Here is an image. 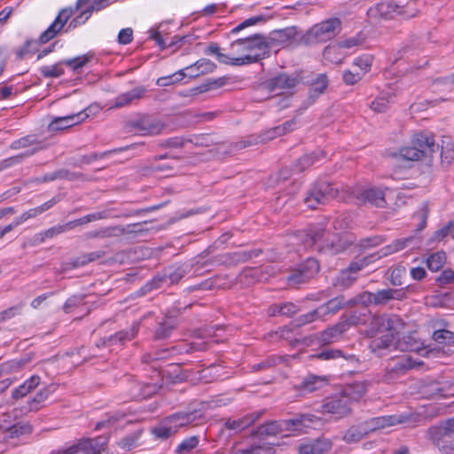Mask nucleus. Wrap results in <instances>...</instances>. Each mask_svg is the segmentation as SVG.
<instances>
[{
	"instance_id": "1",
	"label": "nucleus",
	"mask_w": 454,
	"mask_h": 454,
	"mask_svg": "<svg viewBox=\"0 0 454 454\" xmlns=\"http://www.w3.org/2000/svg\"><path fill=\"white\" fill-rule=\"evenodd\" d=\"M404 328L403 321L396 315L373 316L370 318L367 334L371 337L378 333H384L374 338L370 342L372 352L378 356H384L393 345L395 349L403 352L419 353L425 350L424 344L413 335H405L399 338Z\"/></svg>"
},
{
	"instance_id": "2",
	"label": "nucleus",
	"mask_w": 454,
	"mask_h": 454,
	"mask_svg": "<svg viewBox=\"0 0 454 454\" xmlns=\"http://www.w3.org/2000/svg\"><path fill=\"white\" fill-rule=\"evenodd\" d=\"M270 43L261 35L238 39L230 45L231 65L246 66L255 63L270 55Z\"/></svg>"
},
{
	"instance_id": "3",
	"label": "nucleus",
	"mask_w": 454,
	"mask_h": 454,
	"mask_svg": "<svg viewBox=\"0 0 454 454\" xmlns=\"http://www.w3.org/2000/svg\"><path fill=\"white\" fill-rule=\"evenodd\" d=\"M320 424V419L317 417L305 414L279 422H268L259 427L257 433L260 435H276L278 433L284 432H302L305 428H315Z\"/></svg>"
},
{
	"instance_id": "4",
	"label": "nucleus",
	"mask_w": 454,
	"mask_h": 454,
	"mask_svg": "<svg viewBox=\"0 0 454 454\" xmlns=\"http://www.w3.org/2000/svg\"><path fill=\"white\" fill-rule=\"evenodd\" d=\"M200 418L201 414L197 411L191 412H178L160 421L152 429V433L157 438L168 439L176 434L180 428L192 424H196L197 420Z\"/></svg>"
},
{
	"instance_id": "5",
	"label": "nucleus",
	"mask_w": 454,
	"mask_h": 454,
	"mask_svg": "<svg viewBox=\"0 0 454 454\" xmlns=\"http://www.w3.org/2000/svg\"><path fill=\"white\" fill-rule=\"evenodd\" d=\"M215 67V64L211 60L207 59H201L184 69L176 72L172 75L159 78L157 80V84L160 86H168L180 82L184 77L195 78L202 74L212 73Z\"/></svg>"
},
{
	"instance_id": "6",
	"label": "nucleus",
	"mask_w": 454,
	"mask_h": 454,
	"mask_svg": "<svg viewBox=\"0 0 454 454\" xmlns=\"http://www.w3.org/2000/svg\"><path fill=\"white\" fill-rule=\"evenodd\" d=\"M402 3V0H384L370 8L369 13L373 17L384 19H392L397 15H403L405 18L414 17L416 15L414 8L410 4L404 6Z\"/></svg>"
},
{
	"instance_id": "7",
	"label": "nucleus",
	"mask_w": 454,
	"mask_h": 454,
	"mask_svg": "<svg viewBox=\"0 0 454 454\" xmlns=\"http://www.w3.org/2000/svg\"><path fill=\"white\" fill-rule=\"evenodd\" d=\"M106 439L105 437L84 439L77 444L53 451L51 454H76L78 452H82L83 454H108L106 451Z\"/></svg>"
},
{
	"instance_id": "8",
	"label": "nucleus",
	"mask_w": 454,
	"mask_h": 454,
	"mask_svg": "<svg viewBox=\"0 0 454 454\" xmlns=\"http://www.w3.org/2000/svg\"><path fill=\"white\" fill-rule=\"evenodd\" d=\"M90 1L78 0L76 2L75 10L79 11L80 14L71 20L68 29L84 24L94 11H100L109 4L115 3V0H93L92 4H89Z\"/></svg>"
},
{
	"instance_id": "9",
	"label": "nucleus",
	"mask_w": 454,
	"mask_h": 454,
	"mask_svg": "<svg viewBox=\"0 0 454 454\" xmlns=\"http://www.w3.org/2000/svg\"><path fill=\"white\" fill-rule=\"evenodd\" d=\"M340 30V20L332 18L313 26L308 32V38L315 42H326L333 39Z\"/></svg>"
},
{
	"instance_id": "10",
	"label": "nucleus",
	"mask_w": 454,
	"mask_h": 454,
	"mask_svg": "<svg viewBox=\"0 0 454 454\" xmlns=\"http://www.w3.org/2000/svg\"><path fill=\"white\" fill-rule=\"evenodd\" d=\"M357 316L352 315L349 317L339 322L335 325L329 327L319 334L318 340L322 344H330L337 341L341 334L348 331L351 325L364 324Z\"/></svg>"
},
{
	"instance_id": "11",
	"label": "nucleus",
	"mask_w": 454,
	"mask_h": 454,
	"mask_svg": "<svg viewBox=\"0 0 454 454\" xmlns=\"http://www.w3.org/2000/svg\"><path fill=\"white\" fill-rule=\"evenodd\" d=\"M355 203L370 204L374 207H383L386 205V192L381 187H366L353 192Z\"/></svg>"
},
{
	"instance_id": "12",
	"label": "nucleus",
	"mask_w": 454,
	"mask_h": 454,
	"mask_svg": "<svg viewBox=\"0 0 454 454\" xmlns=\"http://www.w3.org/2000/svg\"><path fill=\"white\" fill-rule=\"evenodd\" d=\"M336 195V191L327 183L316 184L304 199V203L309 208H317L318 205L325 204Z\"/></svg>"
},
{
	"instance_id": "13",
	"label": "nucleus",
	"mask_w": 454,
	"mask_h": 454,
	"mask_svg": "<svg viewBox=\"0 0 454 454\" xmlns=\"http://www.w3.org/2000/svg\"><path fill=\"white\" fill-rule=\"evenodd\" d=\"M130 125L141 136H156L165 129L161 121L150 116H142L137 120L131 121Z\"/></svg>"
},
{
	"instance_id": "14",
	"label": "nucleus",
	"mask_w": 454,
	"mask_h": 454,
	"mask_svg": "<svg viewBox=\"0 0 454 454\" xmlns=\"http://www.w3.org/2000/svg\"><path fill=\"white\" fill-rule=\"evenodd\" d=\"M408 420L406 415H388L375 417L367 421L363 422L367 434L376 430L384 429L388 427L405 423Z\"/></svg>"
},
{
	"instance_id": "15",
	"label": "nucleus",
	"mask_w": 454,
	"mask_h": 454,
	"mask_svg": "<svg viewBox=\"0 0 454 454\" xmlns=\"http://www.w3.org/2000/svg\"><path fill=\"white\" fill-rule=\"evenodd\" d=\"M74 13L73 8L62 9L55 20L50 27L40 35V42L45 43L56 36V35L64 27L65 24Z\"/></svg>"
},
{
	"instance_id": "16",
	"label": "nucleus",
	"mask_w": 454,
	"mask_h": 454,
	"mask_svg": "<svg viewBox=\"0 0 454 454\" xmlns=\"http://www.w3.org/2000/svg\"><path fill=\"white\" fill-rule=\"evenodd\" d=\"M88 117L89 114L85 111L67 116L56 117L50 122L49 129L51 131L63 130L82 122Z\"/></svg>"
},
{
	"instance_id": "17",
	"label": "nucleus",
	"mask_w": 454,
	"mask_h": 454,
	"mask_svg": "<svg viewBox=\"0 0 454 454\" xmlns=\"http://www.w3.org/2000/svg\"><path fill=\"white\" fill-rule=\"evenodd\" d=\"M323 412L331 413L337 417H342L348 415L351 409L349 403L342 395L332 397L323 404Z\"/></svg>"
},
{
	"instance_id": "18",
	"label": "nucleus",
	"mask_w": 454,
	"mask_h": 454,
	"mask_svg": "<svg viewBox=\"0 0 454 454\" xmlns=\"http://www.w3.org/2000/svg\"><path fill=\"white\" fill-rule=\"evenodd\" d=\"M332 449V442L325 438L308 441L299 446V454H325Z\"/></svg>"
},
{
	"instance_id": "19",
	"label": "nucleus",
	"mask_w": 454,
	"mask_h": 454,
	"mask_svg": "<svg viewBox=\"0 0 454 454\" xmlns=\"http://www.w3.org/2000/svg\"><path fill=\"white\" fill-rule=\"evenodd\" d=\"M145 92L144 87H137L128 92H124L116 97L113 104L109 106L112 108H121L129 106L133 101L141 98Z\"/></svg>"
},
{
	"instance_id": "20",
	"label": "nucleus",
	"mask_w": 454,
	"mask_h": 454,
	"mask_svg": "<svg viewBox=\"0 0 454 454\" xmlns=\"http://www.w3.org/2000/svg\"><path fill=\"white\" fill-rule=\"evenodd\" d=\"M422 363L412 359L411 356H402L391 360L388 364L389 373H403L409 369L419 366Z\"/></svg>"
},
{
	"instance_id": "21",
	"label": "nucleus",
	"mask_w": 454,
	"mask_h": 454,
	"mask_svg": "<svg viewBox=\"0 0 454 454\" xmlns=\"http://www.w3.org/2000/svg\"><path fill=\"white\" fill-rule=\"evenodd\" d=\"M395 93L392 89L388 88L386 90H382L377 97L371 102L370 107L376 113L385 112L389 105L393 102Z\"/></svg>"
},
{
	"instance_id": "22",
	"label": "nucleus",
	"mask_w": 454,
	"mask_h": 454,
	"mask_svg": "<svg viewBox=\"0 0 454 454\" xmlns=\"http://www.w3.org/2000/svg\"><path fill=\"white\" fill-rule=\"evenodd\" d=\"M328 383V378L325 376L308 375L304 377L299 389L302 393H311L318 390Z\"/></svg>"
},
{
	"instance_id": "23",
	"label": "nucleus",
	"mask_w": 454,
	"mask_h": 454,
	"mask_svg": "<svg viewBox=\"0 0 454 454\" xmlns=\"http://www.w3.org/2000/svg\"><path fill=\"white\" fill-rule=\"evenodd\" d=\"M367 385L364 381H357L352 384L347 385L341 394L346 400L350 403L352 402L358 401L366 392Z\"/></svg>"
},
{
	"instance_id": "24",
	"label": "nucleus",
	"mask_w": 454,
	"mask_h": 454,
	"mask_svg": "<svg viewBox=\"0 0 454 454\" xmlns=\"http://www.w3.org/2000/svg\"><path fill=\"white\" fill-rule=\"evenodd\" d=\"M298 84L296 77L289 76L285 74H279L270 80L269 87L270 91H277L278 90H291Z\"/></svg>"
},
{
	"instance_id": "25",
	"label": "nucleus",
	"mask_w": 454,
	"mask_h": 454,
	"mask_svg": "<svg viewBox=\"0 0 454 454\" xmlns=\"http://www.w3.org/2000/svg\"><path fill=\"white\" fill-rule=\"evenodd\" d=\"M412 145L417 146V148L423 149L424 155L427 152H434L436 147L434 137L427 133L415 134L412 138Z\"/></svg>"
},
{
	"instance_id": "26",
	"label": "nucleus",
	"mask_w": 454,
	"mask_h": 454,
	"mask_svg": "<svg viewBox=\"0 0 454 454\" xmlns=\"http://www.w3.org/2000/svg\"><path fill=\"white\" fill-rule=\"evenodd\" d=\"M40 384V377L36 375H33L30 377L29 380L25 381L22 385H20L19 387L15 388L12 391V396L15 399L24 397L27 395L30 391L35 389L36 387H38Z\"/></svg>"
},
{
	"instance_id": "27",
	"label": "nucleus",
	"mask_w": 454,
	"mask_h": 454,
	"mask_svg": "<svg viewBox=\"0 0 454 454\" xmlns=\"http://www.w3.org/2000/svg\"><path fill=\"white\" fill-rule=\"evenodd\" d=\"M258 417L259 413H253L242 419L233 420L229 419L226 421L225 425L227 428L238 432L252 425L258 419Z\"/></svg>"
},
{
	"instance_id": "28",
	"label": "nucleus",
	"mask_w": 454,
	"mask_h": 454,
	"mask_svg": "<svg viewBox=\"0 0 454 454\" xmlns=\"http://www.w3.org/2000/svg\"><path fill=\"white\" fill-rule=\"evenodd\" d=\"M367 434L364 424L361 423L348 429L343 435V440L348 443H354L359 442Z\"/></svg>"
},
{
	"instance_id": "29",
	"label": "nucleus",
	"mask_w": 454,
	"mask_h": 454,
	"mask_svg": "<svg viewBox=\"0 0 454 454\" xmlns=\"http://www.w3.org/2000/svg\"><path fill=\"white\" fill-rule=\"evenodd\" d=\"M149 38L154 40L160 49L171 47L177 43V41H174V39L168 43L167 40L162 36V32L160 30V27L151 28L149 30ZM186 37L179 38L178 42L184 41Z\"/></svg>"
},
{
	"instance_id": "30",
	"label": "nucleus",
	"mask_w": 454,
	"mask_h": 454,
	"mask_svg": "<svg viewBox=\"0 0 454 454\" xmlns=\"http://www.w3.org/2000/svg\"><path fill=\"white\" fill-rule=\"evenodd\" d=\"M345 306H348L347 301H344L343 297H337L320 306V309L325 317L328 314L336 313Z\"/></svg>"
},
{
	"instance_id": "31",
	"label": "nucleus",
	"mask_w": 454,
	"mask_h": 454,
	"mask_svg": "<svg viewBox=\"0 0 454 454\" xmlns=\"http://www.w3.org/2000/svg\"><path fill=\"white\" fill-rule=\"evenodd\" d=\"M312 244L317 245L319 249L323 248L325 245L326 247H329L332 249H334L335 251L338 250V248H335V245L333 243V239L331 240V243H329V233L325 231H320L315 233L309 234Z\"/></svg>"
},
{
	"instance_id": "32",
	"label": "nucleus",
	"mask_w": 454,
	"mask_h": 454,
	"mask_svg": "<svg viewBox=\"0 0 454 454\" xmlns=\"http://www.w3.org/2000/svg\"><path fill=\"white\" fill-rule=\"evenodd\" d=\"M296 127V121L290 120L283 123L282 125L277 126L267 133V139H273L277 137L283 136L287 132L294 130Z\"/></svg>"
},
{
	"instance_id": "33",
	"label": "nucleus",
	"mask_w": 454,
	"mask_h": 454,
	"mask_svg": "<svg viewBox=\"0 0 454 454\" xmlns=\"http://www.w3.org/2000/svg\"><path fill=\"white\" fill-rule=\"evenodd\" d=\"M327 84L328 81L326 76L325 74H319L310 85L309 96L311 98L318 97L325 91Z\"/></svg>"
},
{
	"instance_id": "34",
	"label": "nucleus",
	"mask_w": 454,
	"mask_h": 454,
	"mask_svg": "<svg viewBox=\"0 0 454 454\" xmlns=\"http://www.w3.org/2000/svg\"><path fill=\"white\" fill-rule=\"evenodd\" d=\"M323 56L325 59L335 64H340L344 58L338 45L327 46L324 50Z\"/></svg>"
},
{
	"instance_id": "35",
	"label": "nucleus",
	"mask_w": 454,
	"mask_h": 454,
	"mask_svg": "<svg viewBox=\"0 0 454 454\" xmlns=\"http://www.w3.org/2000/svg\"><path fill=\"white\" fill-rule=\"evenodd\" d=\"M446 256L443 252L431 254L427 261V267L432 271H438L445 263Z\"/></svg>"
},
{
	"instance_id": "36",
	"label": "nucleus",
	"mask_w": 454,
	"mask_h": 454,
	"mask_svg": "<svg viewBox=\"0 0 454 454\" xmlns=\"http://www.w3.org/2000/svg\"><path fill=\"white\" fill-rule=\"evenodd\" d=\"M319 270V264L317 260L313 258L308 259L301 267V276L304 278H312Z\"/></svg>"
},
{
	"instance_id": "37",
	"label": "nucleus",
	"mask_w": 454,
	"mask_h": 454,
	"mask_svg": "<svg viewBox=\"0 0 454 454\" xmlns=\"http://www.w3.org/2000/svg\"><path fill=\"white\" fill-rule=\"evenodd\" d=\"M32 432V427L27 423H18L8 428V435L11 438H19L22 435L29 434Z\"/></svg>"
},
{
	"instance_id": "38",
	"label": "nucleus",
	"mask_w": 454,
	"mask_h": 454,
	"mask_svg": "<svg viewBox=\"0 0 454 454\" xmlns=\"http://www.w3.org/2000/svg\"><path fill=\"white\" fill-rule=\"evenodd\" d=\"M400 155L402 158L408 160H419L424 156L423 149L417 148V146H414L413 145L411 146L402 148Z\"/></svg>"
},
{
	"instance_id": "39",
	"label": "nucleus",
	"mask_w": 454,
	"mask_h": 454,
	"mask_svg": "<svg viewBox=\"0 0 454 454\" xmlns=\"http://www.w3.org/2000/svg\"><path fill=\"white\" fill-rule=\"evenodd\" d=\"M356 304H362L364 306L374 304L373 293L364 292L357 295L356 297L347 301L348 307H351Z\"/></svg>"
},
{
	"instance_id": "40",
	"label": "nucleus",
	"mask_w": 454,
	"mask_h": 454,
	"mask_svg": "<svg viewBox=\"0 0 454 454\" xmlns=\"http://www.w3.org/2000/svg\"><path fill=\"white\" fill-rule=\"evenodd\" d=\"M137 333V325H133L129 331H121L116 333L114 336H111L108 339L109 343L116 341L123 342L125 340H130L133 339Z\"/></svg>"
},
{
	"instance_id": "41",
	"label": "nucleus",
	"mask_w": 454,
	"mask_h": 454,
	"mask_svg": "<svg viewBox=\"0 0 454 454\" xmlns=\"http://www.w3.org/2000/svg\"><path fill=\"white\" fill-rule=\"evenodd\" d=\"M365 38L363 34H357L354 36L346 38L340 41L337 45L341 49H351L353 47L361 45L364 42Z\"/></svg>"
},
{
	"instance_id": "42",
	"label": "nucleus",
	"mask_w": 454,
	"mask_h": 454,
	"mask_svg": "<svg viewBox=\"0 0 454 454\" xmlns=\"http://www.w3.org/2000/svg\"><path fill=\"white\" fill-rule=\"evenodd\" d=\"M397 291L392 289H384L380 290L376 293H373V301L374 304H383L388 301L389 300L395 298V294Z\"/></svg>"
},
{
	"instance_id": "43",
	"label": "nucleus",
	"mask_w": 454,
	"mask_h": 454,
	"mask_svg": "<svg viewBox=\"0 0 454 454\" xmlns=\"http://www.w3.org/2000/svg\"><path fill=\"white\" fill-rule=\"evenodd\" d=\"M372 64V57L370 55H364V56L359 57V58H356L354 60V66L360 69L358 72L361 73L362 75H364L368 71H370Z\"/></svg>"
},
{
	"instance_id": "44",
	"label": "nucleus",
	"mask_w": 454,
	"mask_h": 454,
	"mask_svg": "<svg viewBox=\"0 0 454 454\" xmlns=\"http://www.w3.org/2000/svg\"><path fill=\"white\" fill-rule=\"evenodd\" d=\"M206 52L207 54H212V55H215L217 60L220 62V63H223V64H228V65H231V55L229 54H223L220 51V48L217 44L215 43H212L210 44L207 48V51Z\"/></svg>"
},
{
	"instance_id": "45",
	"label": "nucleus",
	"mask_w": 454,
	"mask_h": 454,
	"mask_svg": "<svg viewBox=\"0 0 454 454\" xmlns=\"http://www.w3.org/2000/svg\"><path fill=\"white\" fill-rule=\"evenodd\" d=\"M41 73L44 77H59L63 74L64 69L60 64H55L51 66H43L41 68Z\"/></svg>"
},
{
	"instance_id": "46",
	"label": "nucleus",
	"mask_w": 454,
	"mask_h": 454,
	"mask_svg": "<svg viewBox=\"0 0 454 454\" xmlns=\"http://www.w3.org/2000/svg\"><path fill=\"white\" fill-rule=\"evenodd\" d=\"M317 158L318 157L314 153L309 155H304L295 164L294 171L298 173L304 170L305 168L311 166L317 160Z\"/></svg>"
},
{
	"instance_id": "47",
	"label": "nucleus",
	"mask_w": 454,
	"mask_h": 454,
	"mask_svg": "<svg viewBox=\"0 0 454 454\" xmlns=\"http://www.w3.org/2000/svg\"><path fill=\"white\" fill-rule=\"evenodd\" d=\"M199 444V438L197 436H191L185 438L177 447L178 452H190Z\"/></svg>"
},
{
	"instance_id": "48",
	"label": "nucleus",
	"mask_w": 454,
	"mask_h": 454,
	"mask_svg": "<svg viewBox=\"0 0 454 454\" xmlns=\"http://www.w3.org/2000/svg\"><path fill=\"white\" fill-rule=\"evenodd\" d=\"M49 394L50 392L47 387L41 388L29 402L30 410H36L38 405L48 398Z\"/></svg>"
},
{
	"instance_id": "49",
	"label": "nucleus",
	"mask_w": 454,
	"mask_h": 454,
	"mask_svg": "<svg viewBox=\"0 0 454 454\" xmlns=\"http://www.w3.org/2000/svg\"><path fill=\"white\" fill-rule=\"evenodd\" d=\"M294 34L295 33L293 28H286L276 33L274 40L285 45L289 44L292 42Z\"/></svg>"
},
{
	"instance_id": "50",
	"label": "nucleus",
	"mask_w": 454,
	"mask_h": 454,
	"mask_svg": "<svg viewBox=\"0 0 454 454\" xmlns=\"http://www.w3.org/2000/svg\"><path fill=\"white\" fill-rule=\"evenodd\" d=\"M406 270L404 267L399 266L393 269L390 272L389 280L394 286H401L403 278L405 276Z\"/></svg>"
},
{
	"instance_id": "51",
	"label": "nucleus",
	"mask_w": 454,
	"mask_h": 454,
	"mask_svg": "<svg viewBox=\"0 0 454 454\" xmlns=\"http://www.w3.org/2000/svg\"><path fill=\"white\" fill-rule=\"evenodd\" d=\"M342 356V351L337 348L325 349L315 356V357L321 360H333Z\"/></svg>"
},
{
	"instance_id": "52",
	"label": "nucleus",
	"mask_w": 454,
	"mask_h": 454,
	"mask_svg": "<svg viewBox=\"0 0 454 454\" xmlns=\"http://www.w3.org/2000/svg\"><path fill=\"white\" fill-rule=\"evenodd\" d=\"M323 317H324V315L320 309V307H318L317 309L302 315L299 318V325L309 324V323L315 321L316 319L323 318Z\"/></svg>"
},
{
	"instance_id": "53",
	"label": "nucleus",
	"mask_w": 454,
	"mask_h": 454,
	"mask_svg": "<svg viewBox=\"0 0 454 454\" xmlns=\"http://www.w3.org/2000/svg\"><path fill=\"white\" fill-rule=\"evenodd\" d=\"M90 59L91 56L83 55L75 59L66 60L65 63L74 70H78L79 68L84 67L90 60Z\"/></svg>"
},
{
	"instance_id": "54",
	"label": "nucleus",
	"mask_w": 454,
	"mask_h": 454,
	"mask_svg": "<svg viewBox=\"0 0 454 454\" xmlns=\"http://www.w3.org/2000/svg\"><path fill=\"white\" fill-rule=\"evenodd\" d=\"M433 338L440 343L450 342L454 340V333L448 330H438L433 333Z\"/></svg>"
},
{
	"instance_id": "55",
	"label": "nucleus",
	"mask_w": 454,
	"mask_h": 454,
	"mask_svg": "<svg viewBox=\"0 0 454 454\" xmlns=\"http://www.w3.org/2000/svg\"><path fill=\"white\" fill-rule=\"evenodd\" d=\"M186 274V269L184 266H179L175 269H169L168 270V276L171 283H177Z\"/></svg>"
},
{
	"instance_id": "56",
	"label": "nucleus",
	"mask_w": 454,
	"mask_h": 454,
	"mask_svg": "<svg viewBox=\"0 0 454 454\" xmlns=\"http://www.w3.org/2000/svg\"><path fill=\"white\" fill-rule=\"evenodd\" d=\"M447 235H450L451 238L454 239V221L450 222L448 225L434 232V239L440 240L446 237Z\"/></svg>"
},
{
	"instance_id": "57",
	"label": "nucleus",
	"mask_w": 454,
	"mask_h": 454,
	"mask_svg": "<svg viewBox=\"0 0 454 454\" xmlns=\"http://www.w3.org/2000/svg\"><path fill=\"white\" fill-rule=\"evenodd\" d=\"M51 206H52V203L51 201H48L40 207L29 209L28 211L25 212L24 215L27 217V219L28 220L30 218L37 216L38 215L42 214L44 211H46Z\"/></svg>"
},
{
	"instance_id": "58",
	"label": "nucleus",
	"mask_w": 454,
	"mask_h": 454,
	"mask_svg": "<svg viewBox=\"0 0 454 454\" xmlns=\"http://www.w3.org/2000/svg\"><path fill=\"white\" fill-rule=\"evenodd\" d=\"M102 256L100 252H91L79 257L75 262L76 266L84 265L88 262H93Z\"/></svg>"
},
{
	"instance_id": "59",
	"label": "nucleus",
	"mask_w": 454,
	"mask_h": 454,
	"mask_svg": "<svg viewBox=\"0 0 454 454\" xmlns=\"http://www.w3.org/2000/svg\"><path fill=\"white\" fill-rule=\"evenodd\" d=\"M363 75L358 71H345L343 74V80L347 84L353 85L362 79Z\"/></svg>"
},
{
	"instance_id": "60",
	"label": "nucleus",
	"mask_w": 454,
	"mask_h": 454,
	"mask_svg": "<svg viewBox=\"0 0 454 454\" xmlns=\"http://www.w3.org/2000/svg\"><path fill=\"white\" fill-rule=\"evenodd\" d=\"M409 241H410V239L395 240V242H393L391 245L387 246L385 248L386 252H384V254L385 255L390 254L392 253H395V252H397V251L403 249L405 247V243L409 242Z\"/></svg>"
},
{
	"instance_id": "61",
	"label": "nucleus",
	"mask_w": 454,
	"mask_h": 454,
	"mask_svg": "<svg viewBox=\"0 0 454 454\" xmlns=\"http://www.w3.org/2000/svg\"><path fill=\"white\" fill-rule=\"evenodd\" d=\"M260 20H262L261 17H252V18L247 19L246 20H244L243 22H241L240 24H239L238 26L233 27L231 29V34H238L239 31H241L245 27L253 26Z\"/></svg>"
},
{
	"instance_id": "62",
	"label": "nucleus",
	"mask_w": 454,
	"mask_h": 454,
	"mask_svg": "<svg viewBox=\"0 0 454 454\" xmlns=\"http://www.w3.org/2000/svg\"><path fill=\"white\" fill-rule=\"evenodd\" d=\"M133 39V31L131 28H123L119 32L118 42L121 44H128Z\"/></svg>"
},
{
	"instance_id": "63",
	"label": "nucleus",
	"mask_w": 454,
	"mask_h": 454,
	"mask_svg": "<svg viewBox=\"0 0 454 454\" xmlns=\"http://www.w3.org/2000/svg\"><path fill=\"white\" fill-rule=\"evenodd\" d=\"M123 416H124L123 414H119V413L109 416L106 420H102V421L98 422L96 426V428L100 429L104 427L112 426L114 423H116L117 421H119L121 419V418H122Z\"/></svg>"
},
{
	"instance_id": "64",
	"label": "nucleus",
	"mask_w": 454,
	"mask_h": 454,
	"mask_svg": "<svg viewBox=\"0 0 454 454\" xmlns=\"http://www.w3.org/2000/svg\"><path fill=\"white\" fill-rule=\"evenodd\" d=\"M242 454H271L270 448H265L262 446L253 447L251 449L241 450Z\"/></svg>"
}]
</instances>
